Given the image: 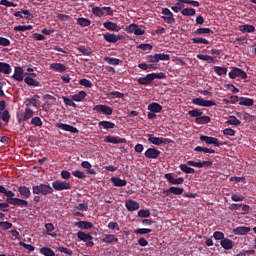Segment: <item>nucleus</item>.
<instances>
[{
    "label": "nucleus",
    "instance_id": "53",
    "mask_svg": "<svg viewBox=\"0 0 256 256\" xmlns=\"http://www.w3.org/2000/svg\"><path fill=\"white\" fill-rule=\"evenodd\" d=\"M108 97H110V99H123V97H125V94L119 91H112L108 93Z\"/></svg>",
    "mask_w": 256,
    "mask_h": 256
},
{
    "label": "nucleus",
    "instance_id": "5",
    "mask_svg": "<svg viewBox=\"0 0 256 256\" xmlns=\"http://www.w3.org/2000/svg\"><path fill=\"white\" fill-rule=\"evenodd\" d=\"M161 14L163 15L161 16V19H163L165 23H167L168 25H175V17L173 16V12H171L169 8H163Z\"/></svg>",
    "mask_w": 256,
    "mask_h": 256
},
{
    "label": "nucleus",
    "instance_id": "50",
    "mask_svg": "<svg viewBox=\"0 0 256 256\" xmlns=\"http://www.w3.org/2000/svg\"><path fill=\"white\" fill-rule=\"evenodd\" d=\"M40 253L44 256H55V251L49 247H42Z\"/></svg>",
    "mask_w": 256,
    "mask_h": 256
},
{
    "label": "nucleus",
    "instance_id": "6",
    "mask_svg": "<svg viewBox=\"0 0 256 256\" xmlns=\"http://www.w3.org/2000/svg\"><path fill=\"white\" fill-rule=\"evenodd\" d=\"M199 139L206 143V145H214V147H222V145H225V143L219 141V139L213 136L201 135Z\"/></svg>",
    "mask_w": 256,
    "mask_h": 256
},
{
    "label": "nucleus",
    "instance_id": "27",
    "mask_svg": "<svg viewBox=\"0 0 256 256\" xmlns=\"http://www.w3.org/2000/svg\"><path fill=\"white\" fill-rule=\"evenodd\" d=\"M75 227H78V229H83V230L93 229V223L89 221H78L75 223Z\"/></svg>",
    "mask_w": 256,
    "mask_h": 256
},
{
    "label": "nucleus",
    "instance_id": "48",
    "mask_svg": "<svg viewBox=\"0 0 256 256\" xmlns=\"http://www.w3.org/2000/svg\"><path fill=\"white\" fill-rule=\"evenodd\" d=\"M63 102L65 103L66 107H73L74 109H77V104H75V100H73V98H68L67 96H63L62 97Z\"/></svg>",
    "mask_w": 256,
    "mask_h": 256
},
{
    "label": "nucleus",
    "instance_id": "56",
    "mask_svg": "<svg viewBox=\"0 0 256 256\" xmlns=\"http://www.w3.org/2000/svg\"><path fill=\"white\" fill-rule=\"evenodd\" d=\"M79 85H82L83 87H86L87 89H91L93 87V82L87 78H83L79 80Z\"/></svg>",
    "mask_w": 256,
    "mask_h": 256
},
{
    "label": "nucleus",
    "instance_id": "20",
    "mask_svg": "<svg viewBox=\"0 0 256 256\" xmlns=\"http://www.w3.org/2000/svg\"><path fill=\"white\" fill-rule=\"evenodd\" d=\"M103 27H105V29H107L108 31H115L116 33H119V31H121V27H119L117 23L111 21L104 22Z\"/></svg>",
    "mask_w": 256,
    "mask_h": 256
},
{
    "label": "nucleus",
    "instance_id": "28",
    "mask_svg": "<svg viewBox=\"0 0 256 256\" xmlns=\"http://www.w3.org/2000/svg\"><path fill=\"white\" fill-rule=\"evenodd\" d=\"M18 192L24 199H29V197H31V190L27 186L18 187Z\"/></svg>",
    "mask_w": 256,
    "mask_h": 256
},
{
    "label": "nucleus",
    "instance_id": "40",
    "mask_svg": "<svg viewBox=\"0 0 256 256\" xmlns=\"http://www.w3.org/2000/svg\"><path fill=\"white\" fill-rule=\"evenodd\" d=\"M195 123L197 125H207V123H211V117L209 116H199V118L195 119Z\"/></svg>",
    "mask_w": 256,
    "mask_h": 256
},
{
    "label": "nucleus",
    "instance_id": "14",
    "mask_svg": "<svg viewBox=\"0 0 256 256\" xmlns=\"http://www.w3.org/2000/svg\"><path fill=\"white\" fill-rule=\"evenodd\" d=\"M126 32L134 33V35H145V30L139 28V25L133 23L126 27Z\"/></svg>",
    "mask_w": 256,
    "mask_h": 256
},
{
    "label": "nucleus",
    "instance_id": "3",
    "mask_svg": "<svg viewBox=\"0 0 256 256\" xmlns=\"http://www.w3.org/2000/svg\"><path fill=\"white\" fill-rule=\"evenodd\" d=\"M33 195H42L47 197V195H53V187L47 184H38L32 186Z\"/></svg>",
    "mask_w": 256,
    "mask_h": 256
},
{
    "label": "nucleus",
    "instance_id": "64",
    "mask_svg": "<svg viewBox=\"0 0 256 256\" xmlns=\"http://www.w3.org/2000/svg\"><path fill=\"white\" fill-rule=\"evenodd\" d=\"M158 63L159 61H169L171 59V56L169 54H163V53H159L156 54Z\"/></svg>",
    "mask_w": 256,
    "mask_h": 256
},
{
    "label": "nucleus",
    "instance_id": "38",
    "mask_svg": "<svg viewBox=\"0 0 256 256\" xmlns=\"http://www.w3.org/2000/svg\"><path fill=\"white\" fill-rule=\"evenodd\" d=\"M98 126L102 129H115V123L111 122V121H100L98 123Z\"/></svg>",
    "mask_w": 256,
    "mask_h": 256
},
{
    "label": "nucleus",
    "instance_id": "34",
    "mask_svg": "<svg viewBox=\"0 0 256 256\" xmlns=\"http://www.w3.org/2000/svg\"><path fill=\"white\" fill-rule=\"evenodd\" d=\"M45 229H46L45 235H49L50 237H54V238L57 237V232H53L55 231V226L53 225V223H46Z\"/></svg>",
    "mask_w": 256,
    "mask_h": 256
},
{
    "label": "nucleus",
    "instance_id": "9",
    "mask_svg": "<svg viewBox=\"0 0 256 256\" xmlns=\"http://www.w3.org/2000/svg\"><path fill=\"white\" fill-rule=\"evenodd\" d=\"M192 103L199 107H215V105H217L214 100H205L203 98H193Z\"/></svg>",
    "mask_w": 256,
    "mask_h": 256
},
{
    "label": "nucleus",
    "instance_id": "58",
    "mask_svg": "<svg viewBox=\"0 0 256 256\" xmlns=\"http://www.w3.org/2000/svg\"><path fill=\"white\" fill-rule=\"evenodd\" d=\"M191 41L195 44L209 45V40L201 37L192 38Z\"/></svg>",
    "mask_w": 256,
    "mask_h": 256
},
{
    "label": "nucleus",
    "instance_id": "4",
    "mask_svg": "<svg viewBox=\"0 0 256 256\" xmlns=\"http://www.w3.org/2000/svg\"><path fill=\"white\" fill-rule=\"evenodd\" d=\"M146 137H148V141L153 145H170V143H173V141L169 138H160L153 134H147Z\"/></svg>",
    "mask_w": 256,
    "mask_h": 256
},
{
    "label": "nucleus",
    "instance_id": "15",
    "mask_svg": "<svg viewBox=\"0 0 256 256\" xmlns=\"http://www.w3.org/2000/svg\"><path fill=\"white\" fill-rule=\"evenodd\" d=\"M39 99H40L39 95L36 94L30 98H26L24 100V105H26V107L32 106V107L37 108V107H39Z\"/></svg>",
    "mask_w": 256,
    "mask_h": 256
},
{
    "label": "nucleus",
    "instance_id": "19",
    "mask_svg": "<svg viewBox=\"0 0 256 256\" xmlns=\"http://www.w3.org/2000/svg\"><path fill=\"white\" fill-rule=\"evenodd\" d=\"M125 207H126V209H127L128 211L133 212V211L139 210L140 205H139V203H138L137 201H135V200H126V201H125Z\"/></svg>",
    "mask_w": 256,
    "mask_h": 256
},
{
    "label": "nucleus",
    "instance_id": "44",
    "mask_svg": "<svg viewBox=\"0 0 256 256\" xmlns=\"http://www.w3.org/2000/svg\"><path fill=\"white\" fill-rule=\"evenodd\" d=\"M253 103H255L253 99L242 97L239 102V105H242L244 107H253Z\"/></svg>",
    "mask_w": 256,
    "mask_h": 256
},
{
    "label": "nucleus",
    "instance_id": "37",
    "mask_svg": "<svg viewBox=\"0 0 256 256\" xmlns=\"http://www.w3.org/2000/svg\"><path fill=\"white\" fill-rule=\"evenodd\" d=\"M87 97L86 91H80L77 94L72 95V101H76L77 103L83 101Z\"/></svg>",
    "mask_w": 256,
    "mask_h": 256
},
{
    "label": "nucleus",
    "instance_id": "55",
    "mask_svg": "<svg viewBox=\"0 0 256 256\" xmlns=\"http://www.w3.org/2000/svg\"><path fill=\"white\" fill-rule=\"evenodd\" d=\"M188 115L190 117H195L196 119H198L201 115H203V111H201V109H193V110H190L188 111Z\"/></svg>",
    "mask_w": 256,
    "mask_h": 256
},
{
    "label": "nucleus",
    "instance_id": "63",
    "mask_svg": "<svg viewBox=\"0 0 256 256\" xmlns=\"http://www.w3.org/2000/svg\"><path fill=\"white\" fill-rule=\"evenodd\" d=\"M1 119H2V121H4V123H9V119H11L9 110H4L1 112Z\"/></svg>",
    "mask_w": 256,
    "mask_h": 256
},
{
    "label": "nucleus",
    "instance_id": "42",
    "mask_svg": "<svg viewBox=\"0 0 256 256\" xmlns=\"http://www.w3.org/2000/svg\"><path fill=\"white\" fill-rule=\"evenodd\" d=\"M196 57L200 61H206L207 63H215V58L209 55L197 54Z\"/></svg>",
    "mask_w": 256,
    "mask_h": 256
},
{
    "label": "nucleus",
    "instance_id": "61",
    "mask_svg": "<svg viewBox=\"0 0 256 256\" xmlns=\"http://www.w3.org/2000/svg\"><path fill=\"white\" fill-rule=\"evenodd\" d=\"M33 29V26L31 25H19L14 27V31H31Z\"/></svg>",
    "mask_w": 256,
    "mask_h": 256
},
{
    "label": "nucleus",
    "instance_id": "8",
    "mask_svg": "<svg viewBox=\"0 0 256 256\" xmlns=\"http://www.w3.org/2000/svg\"><path fill=\"white\" fill-rule=\"evenodd\" d=\"M52 189H54L55 191H69V189H71V183L56 180L52 182Z\"/></svg>",
    "mask_w": 256,
    "mask_h": 256
},
{
    "label": "nucleus",
    "instance_id": "16",
    "mask_svg": "<svg viewBox=\"0 0 256 256\" xmlns=\"http://www.w3.org/2000/svg\"><path fill=\"white\" fill-rule=\"evenodd\" d=\"M146 159H158L159 155H161V151L156 148H148L144 153Z\"/></svg>",
    "mask_w": 256,
    "mask_h": 256
},
{
    "label": "nucleus",
    "instance_id": "41",
    "mask_svg": "<svg viewBox=\"0 0 256 256\" xmlns=\"http://www.w3.org/2000/svg\"><path fill=\"white\" fill-rule=\"evenodd\" d=\"M77 51H79V53H82V55L86 56L93 54V49H91V47L79 46L77 47Z\"/></svg>",
    "mask_w": 256,
    "mask_h": 256
},
{
    "label": "nucleus",
    "instance_id": "39",
    "mask_svg": "<svg viewBox=\"0 0 256 256\" xmlns=\"http://www.w3.org/2000/svg\"><path fill=\"white\" fill-rule=\"evenodd\" d=\"M211 28H198L195 30L194 35H213Z\"/></svg>",
    "mask_w": 256,
    "mask_h": 256
},
{
    "label": "nucleus",
    "instance_id": "49",
    "mask_svg": "<svg viewBox=\"0 0 256 256\" xmlns=\"http://www.w3.org/2000/svg\"><path fill=\"white\" fill-rule=\"evenodd\" d=\"M228 125H234L235 127H239L241 125V121L237 119L235 116H229L227 122Z\"/></svg>",
    "mask_w": 256,
    "mask_h": 256
},
{
    "label": "nucleus",
    "instance_id": "22",
    "mask_svg": "<svg viewBox=\"0 0 256 256\" xmlns=\"http://www.w3.org/2000/svg\"><path fill=\"white\" fill-rule=\"evenodd\" d=\"M23 73H24L23 68L17 66V67L14 68V74H13L12 78H13L15 81L21 82V81H23V79H24Z\"/></svg>",
    "mask_w": 256,
    "mask_h": 256
},
{
    "label": "nucleus",
    "instance_id": "23",
    "mask_svg": "<svg viewBox=\"0 0 256 256\" xmlns=\"http://www.w3.org/2000/svg\"><path fill=\"white\" fill-rule=\"evenodd\" d=\"M106 143H113V145H117L119 143H127V139L125 138H119L115 136H107L105 138Z\"/></svg>",
    "mask_w": 256,
    "mask_h": 256
},
{
    "label": "nucleus",
    "instance_id": "26",
    "mask_svg": "<svg viewBox=\"0 0 256 256\" xmlns=\"http://www.w3.org/2000/svg\"><path fill=\"white\" fill-rule=\"evenodd\" d=\"M119 238H117L113 234H106L105 237L102 239V243H107L108 245H112V243H118Z\"/></svg>",
    "mask_w": 256,
    "mask_h": 256
},
{
    "label": "nucleus",
    "instance_id": "11",
    "mask_svg": "<svg viewBox=\"0 0 256 256\" xmlns=\"http://www.w3.org/2000/svg\"><path fill=\"white\" fill-rule=\"evenodd\" d=\"M93 111H96V113H103V115H113V108L103 104L94 106Z\"/></svg>",
    "mask_w": 256,
    "mask_h": 256
},
{
    "label": "nucleus",
    "instance_id": "12",
    "mask_svg": "<svg viewBox=\"0 0 256 256\" xmlns=\"http://www.w3.org/2000/svg\"><path fill=\"white\" fill-rule=\"evenodd\" d=\"M164 178L168 180V183H170L171 185H183V183H185V178L180 177V178H173V174L172 173H167L164 175Z\"/></svg>",
    "mask_w": 256,
    "mask_h": 256
},
{
    "label": "nucleus",
    "instance_id": "13",
    "mask_svg": "<svg viewBox=\"0 0 256 256\" xmlns=\"http://www.w3.org/2000/svg\"><path fill=\"white\" fill-rule=\"evenodd\" d=\"M33 115H35V112L31 110V108H25L24 113H22L18 118V123H23V121H29V119H32Z\"/></svg>",
    "mask_w": 256,
    "mask_h": 256
},
{
    "label": "nucleus",
    "instance_id": "1",
    "mask_svg": "<svg viewBox=\"0 0 256 256\" xmlns=\"http://www.w3.org/2000/svg\"><path fill=\"white\" fill-rule=\"evenodd\" d=\"M4 196L7 197V203L10 205H14L15 207L27 208L29 207V202L27 200H23L21 198H15V194L11 190H6L4 192Z\"/></svg>",
    "mask_w": 256,
    "mask_h": 256
},
{
    "label": "nucleus",
    "instance_id": "45",
    "mask_svg": "<svg viewBox=\"0 0 256 256\" xmlns=\"http://www.w3.org/2000/svg\"><path fill=\"white\" fill-rule=\"evenodd\" d=\"M188 164H180L179 169L180 171H182L183 173H186L187 175H191L193 173H195V169L188 167Z\"/></svg>",
    "mask_w": 256,
    "mask_h": 256
},
{
    "label": "nucleus",
    "instance_id": "59",
    "mask_svg": "<svg viewBox=\"0 0 256 256\" xmlns=\"http://www.w3.org/2000/svg\"><path fill=\"white\" fill-rule=\"evenodd\" d=\"M31 125L34 127H43V121L38 116L31 119Z\"/></svg>",
    "mask_w": 256,
    "mask_h": 256
},
{
    "label": "nucleus",
    "instance_id": "54",
    "mask_svg": "<svg viewBox=\"0 0 256 256\" xmlns=\"http://www.w3.org/2000/svg\"><path fill=\"white\" fill-rule=\"evenodd\" d=\"M104 61L109 65H119L121 63V60L119 58L113 57H104Z\"/></svg>",
    "mask_w": 256,
    "mask_h": 256
},
{
    "label": "nucleus",
    "instance_id": "29",
    "mask_svg": "<svg viewBox=\"0 0 256 256\" xmlns=\"http://www.w3.org/2000/svg\"><path fill=\"white\" fill-rule=\"evenodd\" d=\"M220 245L226 251H230V249H233V240L229 238H224L223 240L220 241Z\"/></svg>",
    "mask_w": 256,
    "mask_h": 256
},
{
    "label": "nucleus",
    "instance_id": "51",
    "mask_svg": "<svg viewBox=\"0 0 256 256\" xmlns=\"http://www.w3.org/2000/svg\"><path fill=\"white\" fill-rule=\"evenodd\" d=\"M214 73L219 75H227V67H221V66H214Z\"/></svg>",
    "mask_w": 256,
    "mask_h": 256
},
{
    "label": "nucleus",
    "instance_id": "21",
    "mask_svg": "<svg viewBox=\"0 0 256 256\" xmlns=\"http://www.w3.org/2000/svg\"><path fill=\"white\" fill-rule=\"evenodd\" d=\"M50 69L56 71V73H65V71H67V66L62 63H52L50 64Z\"/></svg>",
    "mask_w": 256,
    "mask_h": 256
},
{
    "label": "nucleus",
    "instance_id": "32",
    "mask_svg": "<svg viewBox=\"0 0 256 256\" xmlns=\"http://www.w3.org/2000/svg\"><path fill=\"white\" fill-rule=\"evenodd\" d=\"M77 237L80 241H83L84 243H87V241H93V237L91 236V234H87L83 231H78Z\"/></svg>",
    "mask_w": 256,
    "mask_h": 256
},
{
    "label": "nucleus",
    "instance_id": "17",
    "mask_svg": "<svg viewBox=\"0 0 256 256\" xmlns=\"http://www.w3.org/2000/svg\"><path fill=\"white\" fill-rule=\"evenodd\" d=\"M184 191L185 190L181 187L172 186L169 189L164 190L163 193H164V195H166V197H169L171 195V193H172V195H183Z\"/></svg>",
    "mask_w": 256,
    "mask_h": 256
},
{
    "label": "nucleus",
    "instance_id": "36",
    "mask_svg": "<svg viewBox=\"0 0 256 256\" xmlns=\"http://www.w3.org/2000/svg\"><path fill=\"white\" fill-rule=\"evenodd\" d=\"M239 31L241 33H255V26L249 24L240 25Z\"/></svg>",
    "mask_w": 256,
    "mask_h": 256
},
{
    "label": "nucleus",
    "instance_id": "47",
    "mask_svg": "<svg viewBox=\"0 0 256 256\" xmlns=\"http://www.w3.org/2000/svg\"><path fill=\"white\" fill-rule=\"evenodd\" d=\"M194 151H197L198 153H211V154L215 153L214 149L203 147V146H196L194 148Z\"/></svg>",
    "mask_w": 256,
    "mask_h": 256
},
{
    "label": "nucleus",
    "instance_id": "35",
    "mask_svg": "<svg viewBox=\"0 0 256 256\" xmlns=\"http://www.w3.org/2000/svg\"><path fill=\"white\" fill-rule=\"evenodd\" d=\"M0 73L11 75V65L6 62H0Z\"/></svg>",
    "mask_w": 256,
    "mask_h": 256
},
{
    "label": "nucleus",
    "instance_id": "43",
    "mask_svg": "<svg viewBox=\"0 0 256 256\" xmlns=\"http://www.w3.org/2000/svg\"><path fill=\"white\" fill-rule=\"evenodd\" d=\"M181 13L184 17H193V15L197 14V10L195 8H184Z\"/></svg>",
    "mask_w": 256,
    "mask_h": 256
},
{
    "label": "nucleus",
    "instance_id": "46",
    "mask_svg": "<svg viewBox=\"0 0 256 256\" xmlns=\"http://www.w3.org/2000/svg\"><path fill=\"white\" fill-rule=\"evenodd\" d=\"M24 82L26 83V85H30L31 87H39V85H40L39 81H37L29 76L24 78Z\"/></svg>",
    "mask_w": 256,
    "mask_h": 256
},
{
    "label": "nucleus",
    "instance_id": "52",
    "mask_svg": "<svg viewBox=\"0 0 256 256\" xmlns=\"http://www.w3.org/2000/svg\"><path fill=\"white\" fill-rule=\"evenodd\" d=\"M92 13L93 15H95V17H103V15H105V12H103V7H99V6H96V7H93L92 8Z\"/></svg>",
    "mask_w": 256,
    "mask_h": 256
},
{
    "label": "nucleus",
    "instance_id": "18",
    "mask_svg": "<svg viewBox=\"0 0 256 256\" xmlns=\"http://www.w3.org/2000/svg\"><path fill=\"white\" fill-rule=\"evenodd\" d=\"M56 127L62 131H68L69 133H79V129L69 124L57 123Z\"/></svg>",
    "mask_w": 256,
    "mask_h": 256
},
{
    "label": "nucleus",
    "instance_id": "7",
    "mask_svg": "<svg viewBox=\"0 0 256 256\" xmlns=\"http://www.w3.org/2000/svg\"><path fill=\"white\" fill-rule=\"evenodd\" d=\"M228 77L229 79H237V77H240V79H247V72L241 68L233 67L228 73Z\"/></svg>",
    "mask_w": 256,
    "mask_h": 256
},
{
    "label": "nucleus",
    "instance_id": "24",
    "mask_svg": "<svg viewBox=\"0 0 256 256\" xmlns=\"http://www.w3.org/2000/svg\"><path fill=\"white\" fill-rule=\"evenodd\" d=\"M251 231V228L247 226H238L232 230L234 235H247Z\"/></svg>",
    "mask_w": 256,
    "mask_h": 256
},
{
    "label": "nucleus",
    "instance_id": "2",
    "mask_svg": "<svg viewBox=\"0 0 256 256\" xmlns=\"http://www.w3.org/2000/svg\"><path fill=\"white\" fill-rule=\"evenodd\" d=\"M155 79H167V74L163 72L150 73V74H147L145 77H139L137 79V83H139V85L147 86V85H151V83H153Z\"/></svg>",
    "mask_w": 256,
    "mask_h": 256
},
{
    "label": "nucleus",
    "instance_id": "30",
    "mask_svg": "<svg viewBox=\"0 0 256 256\" xmlns=\"http://www.w3.org/2000/svg\"><path fill=\"white\" fill-rule=\"evenodd\" d=\"M148 111H151L152 113H161V111H163V106L157 102H153L148 105Z\"/></svg>",
    "mask_w": 256,
    "mask_h": 256
},
{
    "label": "nucleus",
    "instance_id": "31",
    "mask_svg": "<svg viewBox=\"0 0 256 256\" xmlns=\"http://www.w3.org/2000/svg\"><path fill=\"white\" fill-rule=\"evenodd\" d=\"M81 167H83V169H87L86 173H88V175H97V171H95V169H91L93 166L89 161H83L81 163Z\"/></svg>",
    "mask_w": 256,
    "mask_h": 256
},
{
    "label": "nucleus",
    "instance_id": "10",
    "mask_svg": "<svg viewBox=\"0 0 256 256\" xmlns=\"http://www.w3.org/2000/svg\"><path fill=\"white\" fill-rule=\"evenodd\" d=\"M104 41H107V43H117L118 41H122V39H125V36L121 34H111L109 32L103 34Z\"/></svg>",
    "mask_w": 256,
    "mask_h": 256
},
{
    "label": "nucleus",
    "instance_id": "57",
    "mask_svg": "<svg viewBox=\"0 0 256 256\" xmlns=\"http://www.w3.org/2000/svg\"><path fill=\"white\" fill-rule=\"evenodd\" d=\"M77 23L80 27H89V25H91V20L87 18H78Z\"/></svg>",
    "mask_w": 256,
    "mask_h": 256
},
{
    "label": "nucleus",
    "instance_id": "62",
    "mask_svg": "<svg viewBox=\"0 0 256 256\" xmlns=\"http://www.w3.org/2000/svg\"><path fill=\"white\" fill-rule=\"evenodd\" d=\"M138 217H141V218L151 217V211H149V209H140L138 211Z\"/></svg>",
    "mask_w": 256,
    "mask_h": 256
},
{
    "label": "nucleus",
    "instance_id": "25",
    "mask_svg": "<svg viewBox=\"0 0 256 256\" xmlns=\"http://www.w3.org/2000/svg\"><path fill=\"white\" fill-rule=\"evenodd\" d=\"M43 101L46 102L48 109H51V105H55V103H57V98L51 94H45L43 96Z\"/></svg>",
    "mask_w": 256,
    "mask_h": 256
},
{
    "label": "nucleus",
    "instance_id": "60",
    "mask_svg": "<svg viewBox=\"0 0 256 256\" xmlns=\"http://www.w3.org/2000/svg\"><path fill=\"white\" fill-rule=\"evenodd\" d=\"M151 231H153V230H151L149 228H138V229L134 230V233H135V235H147V234L151 233Z\"/></svg>",
    "mask_w": 256,
    "mask_h": 256
},
{
    "label": "nucleus",
    "instance_id": "33",
    "mask_svg": "<svg viewBox=\"0 0 256 256\" xmlns=\"http://www.w3.org/2000/svg\"><path fill=\"white\" fill-rule=\"evenodd\" d=\"M110 181L113 183L114 187H125L127 185V180H123L119 177H112Z\"/></svg>",
    "mask_w": 256,
    "mask_h": 256
}]
</instances>
